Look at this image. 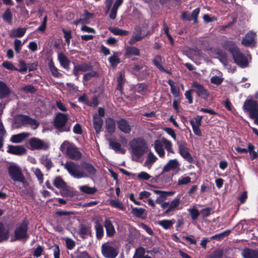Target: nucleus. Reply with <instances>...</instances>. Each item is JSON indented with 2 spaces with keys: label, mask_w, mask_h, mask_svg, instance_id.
<instances>
[{
  "label": "nucleus",
  "mask_w": 258,
  "mask_h": 258,
  "mask_svg": "<svg viewBox=\"0 0 258 258\" xmlns=\"http://www.w3.org/2000/svg\"><path fill=\"white\" fill-rule=\"evenodd\" d=\"M223 47L232 53L235 62L240 67L244 68L248 63V58L244 56L239 50L235 43L230 40H225L222 43Z\"/></svg>",
  "instance_id": "f257e3e1"
},
{
  "label": "nucleus",
  "mask_w": 258,
  "mask_h": 258,
  "mask_svg": "<svg viewBox=\"0 0 258 258\" xmlns=\"http://www.w3.org/2000/svg\"><path fill=\"white\" fill-rule=\"evenodd\" d=\"M129 145L131 149L132 158L135 161H139L148 149L146 141L142 138L131 140L129 143Z\"/></svg>",
  "instance_id": "f03ea898"
},
{
  "label": "nucleus",
  "mask_w": 258,
  "mask_h": 258,
  "mask_svg": "<svg viewBox=\"0 0 258 258\" xmlns=\"http://www.w3.org/2000/svg\"><path fill=\"white\" fill-rule=\"evenodd\" d=\"M60 150L70 159L79 160L82 156L79 149L73 143L64 141L60 146Z\"/></svg>",
  "instance_id": "7ed1b4c3"
},
{
  "label": "nucleus",
  "mask_w": 258,
  "mask_h": 258,
  "mask_svg": "<svg viewBox=\"0 0 258 258\" xmlns=\"http://www.w3.org/2000/svg\"><path fill=\"white\" fill-rule=\"evenodd\" d=\"M153 146L155 152L160 158L165 157L164 149L168 153H174L171 142L164 138L155 140Z\"/></svg>",
  "instance_id": "20e7f679"
},
{
  "label": "nucleus",
  "mask_w": 258,
  "mask_h": 258,
  "mask_svg": "<svg viewBox=\"0 0 258 258\" xmlns=\"http://www.w3.org/2000/svg\"><path fill=\"white\" fill-rule=\"evenodd\" d=\"M8 172L11 179L14 181L22 183L25 185L26 183L21 168L15 163H11L8 167Z\"/></svg>",
  "instance_id": "39448f33"
},
{
  "label": "nucleus",
  "mask_w": 258,
  "mask_h": 258,
  "mask_svg": "<svg viewBox=\"0 0 258 258\" xmlns=\"http://www.w3.org/2000/svg\"><path fill=\"white\" fill-rule=\"evenodd\" d=\"M243 110L248 113L250 118L253 119L254 123L258 125V103L257 101L247 99L243 105Z\"/></svg>",
  "instance_id": "423d86ee"
},
{
  "label": "nucleus",
  "mask_w": 258,
  "mask_h": 258,
  "mask_svg": "<svg viewBox=\"0 0 258 258\" xmlns=\"http://www.w3.org/2000/svg\"><path fill=\"white\" fill-rule=\"evenodd\" d=\"M63 165L69 174L75 178H84V176H86L83 172L81 166L73 161H67Z\"/></svg>",
  "instance_id": "0eeeda50"
},
{
  "label": "nucleus",
  "mask_w": 258,
  "mask_h": 258,
  "mask_svg": "<svg viewBox=\"0 0 258 258\" xmlns=\"http://www.w3.org/2000/svg\"><path fill=\"white\" fill-rule=\"evenodd\" d=\"M68 119V116L64 113H59L56 116L54 120V126L59 132H69L70 131V126L66 124Z\"/></svg>",
  "instance_id": "6e6552de"
},
{
  "label": "nucleus",
  "mask_w": 258,
  "mask_h": 258,
  "mask_svg": "<svg viewBox=\"0 0 258 258\" xmlns=\"http://www.w3.org/2000/svg\"><path fill=\"white\" fill-rule=\"evenodd\" d=\"M101 252L105 258H115L118 254V250L112 242H107L102 244Z\"/></svg>",
  "instance_id": "1a4fd4ad"
},
{
  "label": "nucleus",
  "mask_w": 258,
  "mask_h": 258,
  "mask_svg": "<svg viewBox=\"0 0 258 258\" xmlns=\"http://www.w3.org/2000/svg\"><path fill=\"white\" fill-rule=\"evenodd\" d=\"M178 152L181 156L188 162L192 163L194 162V159L190 154L188 149L185 143H177Z\"/></svg>",
  "instance_id": "9d476101"
},
{
  "label": "nucleus",
  "mask_w": 258,
  "mask_h": 258,
  "mask_svg": "<svg viewBox=\"0 0 258 258\" xmlns=\"http://www.w3.org/2000/svg\"><path fill=\"white\" fill-rule=\"evenodd\" d=\"M29 144L32 150H47L49 144L39 139L33 138L30 140Z\"/></svg>",
  "instance_id": "9b49d317"
},
{
  "label": "nucleus",
  "mask_w": 258,
  "mask_h": 258,
  "mask_svg": "<svg viewBox=\"0 0 258 258\" xmlns=\"http://www.w3.org/2000/svg\"><path fill=\"white\" fill-rule=\"evenodd\" d=\"M27 222L24 221L16 228L15 231V236L16 239H22L27 238Z\"/></svg>",
  "instance_id": "f8f14e48"
},
{
  "label": "nucleus",
  "mask_w": 258,
  "mask_h": 258,
  "mask_svg": "<svg viewBox=\"0 0 258 258\" xmlns=\"http://www.w3.org/2000/svg\"><path fill=\"white\" fill-rule=\"evenodd\" d=\"M192 86L195 88V91L200 97L204 99L208 98L209 95V92L203 85L195 81L192 83Z\"/></svg>",
  "instance_id": "ddd939ff"
},
{
  "label": "nucleus",
  "mask_w": 258,
  "mask_h": 258,
  "mask_svg": "<svg viewBox=\"0 0 258 258\" xmlns=\"http://www.w3.org/2000/svg\"><path fill=\"white\" fill-rule=\"evenodd\" d=\"M131 71L140 79L144 78L148 73L147 67L140 64H135L131 68Z\"/></svg>",
  "instance_id": "4468645a"
},
{
  "label": "nucleus",
  "mask_w": 258,
  "mask_h": 258,
  "mask_svg": "<svg viewBox=\"0 0 258 258\" xmlns=\"http://www.w3.org/2000/svg\"><path fill=\"white\" fill-rule=\"evenodd\" d=\"M256 33L253 31L248 32L243 38L241 43L245 46H250L256 43Z\"/></svg>",
  "instance_id": "2eb2a0df"
},
{
  "label": "nucleus",
  "mask_w": 258,
  "mask_h": 258,
  "mask_svg": "<svg viewBox=\"0 0 258 258\" xmlns=\"http://www.w3.org/2000/svg\"><path fill=\"white\" fill-rule=\"evenodd\" d=\"M180 164L176 159H171L164 166L162 172H166L171 170H176L179 169Z\"/></svg>",
  "instance_id": "dca6fc26"
},
{
  "label": "nucleus",
  "mask_w": 258,
  "mask_h": 258,
  "mask_svg": "<svg viewBox=\"0 0 258 258\" xmlns=\"http://www.w3.org/2000/svg\"><path fill=\"white\" fill-rule=\"evenodd\" d=\"M117 125L119 130L124 134H129L132 130V126L125 119L122 118L117 121Z\"/></svg>",
  "instance_id": "f3484780"
},
{
  "label": "nucleus",
  "mask_w": 258,
  "mask_h": 258,
  "mask_svg": "<svg viewBox=\"0 0 258 258\" xmlns=\"http://www.w3.org/2000/svg\"><path fill=\"white\" fill-rule=\"evenodd\" d=\"M81 168L83 169V172L86 175L84 177L94 175L96 172V170L94 167L89 163L84 162L82 163Z\"/></svg>",
  "instance_id": "a211bd4d"
},
{
  "label": "nucleus",
  "mask_w": 258,
  "mask_h": 258,
  "mask_svg": "<svg viewBox=\"0 0 258 258\" xmlns=\"http://www.w3.org/2000/svg\"><path fill=\"white\" fill-rule=\"evenodd\" d=\"M92 69V67L87 63H82L77 64L74 66L73 69V74L78 77L79 75V72H85L87 71H90Z\"/></svg>",
  "instance_id": "6ab92c4d"
},
{
  "label": "nucleus",
  "mask_w": 258,
  "mask_h": 258,
  "mask_svg": "<svg viewBox=\"0 0 258 258\" xmlns=\"http://www.w3.org/2000/svg\"><path fill=\"white\" fill-rule=\"evenodd\" d=\"M135 30L134 35L128 41V43L131 45L135 44L137 41H140L145 37V36L142 35V30L140 27L137 26Z\"/></svg>",
  "instance_id": "aec40b11"
},
{
  "label": "nucleus",
  "mask_w": 258,
  "mask_h": 258,
  "mask_svg": "<svg viewBox=\"0 0 258 258\" xmlns=\"http://www.w3.org/2000/svg\"><path fill=\"white\" fill-rule=\"evenodd\" d=\"M8 152L10 153L17 155H22L26 153V149L22 146H9Z\"/></svg>",
  "instance_id": "412c9836"
},
{
  "label": "nucleus",
  "mask_w": 258,
  "mask_h": 258,
  "mask_svg": "<svg viewBox=\"0 0 258 258\" xmlns=\"http://www.w3.org/2000/svg\"><path fill=\"white\" fill-rule=\"evenodd\" d=\"M28 116L24 115H18L15 117L13 125L15 127L18 128L22 125H27Z\"/></svg>",
  "instance_id": "4be33fe9"
},
{
  "label": "nucleus",
  "mask_w": 258,
  "mask_h": 258,
  "mask_svg": "<svg viewBox=\"0 0 258 258\" xmlns=\"http://www.w3.org/2000/svg\"><path fill=\"white\" fill-rule=\"evenodd\" d=\"M88 19L87 17L83 19H79L78 20H76L74 22V24L76 25H78L79 24H81L83 26L81 27V30L83 31L86 32L88 33H95V30L94 29L90 28L85 25H83L85 24L88 23Z\"/></svg>",
  "instance_id": "5701e85b"
},
{
  "label": "nucleus",
  "mask_w": 258,
  "mask_h": 258,
  "mask_svg": "<svg viewBox=\"0 0 258 258\" xmlns=\"http://www.w3.org/2000/svg\"><path fill=\"white\" fill-rule=\"evenodd\" d=\"M109 146L110 147L114 150L115 152L119 153L121 154H124L126 152V150L121 147V144L118 142H117L115 140H109Z\"/></svg>",
  "instance_id": "b1692460"
},
{
  "label": "nucleus",
  "mask_w": 258,
  "mask_h": 258,
  "mask_svg": "<svg viewBox=\"0 0 258 258\" xmlns=\"http://www.w3.org/2000/svg\"><path fill=\"white\" fill-rule=\"evenodd\" d=\"M180 203L179 198H176L169 203V207L164 212V215H167L177 208Z\"/></svg>",
  "instance_id": "393cba45"
},
{
  "label": "nucleus",
  "mask_w": 258,
  "mask_h": 258,
  "mask_svg": "<svg viewBox=\"0 0 258 258\" xmlns=\"http://www.w3.org/2000/svg\"><path fill=\"white\" fill-rule=\"evenodd\" d=\"M93 126L97 134H99L101 131L103 120L97 114H95L93 116Z\"/></svg>",
  "instance_id": "a878e982"
},
{
  "label": "nucleus",
  "mask_w": 258,
  "mask_h": 258,
  "mask_svg": "<svg viewBox=\"0 0 258 258\" xmlns=\"http://www.w3.org/2000/svg\"><path fill=\"white\" fill-rule=\"evenodd\" d=\"M157 157L152 153L150 151L147 157V159L144 163V166L147 167L149 169L151 168L152 165L157 161Z\"/></svg>",
  "instance_id": "bb28decb"
},
{
  "label": "nucleus",
  "mask_w": 258,
  "mask_h": 258,
  "mask_svg": "<svg viewBox=\"0 0 258 258\" xmlns=\"http://www.w3.org/2000/svg\"><path fill=\"white\" fill-rule=\"evenodd\" d=\"M29 134L22 133L13 135L11 138V141L14 143H19L23 141L29 136Z\"/></svg>",
  "instance_id": "cd10ccee"
},
{
  "label": "nucleus",
  "mask_w": 258,
  "mask_h": 258,
  "mask_svg": "<svg viewBox=\"0 0 258 258\" xmlns=\"http://www.w3.org/2000/svg\"><path fill=\"white\" fill-rule=\"evenodd\" d=\"M26 31V28H18L17 29H13L10 33V37L12 38L14 37H22L24 35Z\"/></svg>",
  "instance_id": "c85d7f7f"
},
{
  "label": "nucleus",
  "mask_w": 258,
  "mask_h": 258,
  "mask_svg": "<svg viewBox=\"0 0 258 258\" xmlns=\"http://www.w3.org/2000/svg\"><path fill=\"white\" fill-rule=\"evenodd\" d=\"M125 55L128 57L139 56L140 55V50L135 46H127L125 49Z\"/></svg>",
  "instance_id": "c756f323"
},
{
  "label": "nucleus",
  "mask_w": 258,
  "mask_h": 258,
  "mask_svg": "<svg viewBox=\"0 0 258 258\" xmlns=\"http://www.w3.org/2000/svg\"><path fill=\"white\" fill-rule=\"evenodd\" d=\"M58 59L60 65L63 68L69 69L70 61L63 53L60 52L58 54Z\"/></svg>",
  "instance_id": "7c9ffc66"
},
{
  "label": "nucleus",
  "mask_w": 258,
  "mask_h": 258,
  "mask_svg": "<svg viewBox=\"0 0 258 258\" xmlns=\"http://www.w3.org/2000/svg\"><path fill=\"white\" fill-rule=\"evenodd\" d=\"M11 91L7 85L3 82L0 81V98H5L9 95Z\"/></svg>",
  "instance_id": "2f4dec72"
},
{
  "label": "nucleus",
  "mask_w": 258,
  "mask_h": 258,
  "mask_svg": "<svg viewBox=\"0 0 258 258\" xmlns=\"http://www.w3.org/2000/svg\"><path fill=\"white\" fill-rule=\"evenodd\" d=\"M48 66L52 75L55 78H60L62 77V74L59 72L58 70L55 67L52 60H49Z\"/></svg>",
  "instance_id": "473e14b6"
},
{
  "label": "nucleus",
  "mask_w": 258,
  "mask_h": 258,
  "mask_svg": "<svg viewBox=\"0 0 258 258\" xmlns=\"http://www.w3.org/2000/svg\"><path fill=\"white\" fill-rule=\"evenodd\" d=\"M104 226L107 236H112L115 232V229L111 222L108 219H106L104 223Z\"/></svg>",
  "instance_id": "72a5a7b5"
},
{
  "label": "nucleus",
  "mask_w": 258,
  "mask_h": 258,
  "mask_svg": "<svg viewBox=\"0 0 258 258\" xmlns=\"http://www.w3.org/2000/svg\"><path fill=\"white\" fill-rule=\"evenodd\" d=\"M40 161L48 170L53 166V163L47 155L42 156L40 159Z\"/></svg>",
  "instance_id": "f704fd0d"
},
{
  "label": "nucleus",
  "mask_w": 258,
  "mask_h": 258,
  "mask_svg": "<svg viewBox=\"0 0 258 258\" xmlns=\"http://www.w3.org/2000/svg\"><path fill=\"white\" fill-rule=\"evenodd\" d=\"M106 128L109 133H113L115 129V122L113 119L108 118L106 120Z\"/></svg>",
  "instance_id": "c9c22d12"
},
{
  "label": "nucleus",
  "mask_w": 258,
  "mask_h": 258,
  "mask_svg": "<svg viewBox=\"0 0 258 258\" xmlns=\"http://www.w3.org/2000/svg\"><path fill=\"white\" fill-rule=\"evenodd\" d=\"M242 255L244 258H258V251L246 249L243 251Z\"/></svg>",
  "instance_id": "e433bc0d"
},
{
  "label": "nucleus",
  "mask_w": 258,
  "mask_h": 258,
  "mask_svg": "<svg viewBox=\"0 0 258 258\" xmlns=\"http://www.w3.org/2000/svg\"><path fill=\"white\" fill-rule=\"evenodd\" d=\"M79 189L82 193L88 195H93L97 191L95 187H91L88 185L79 186Z\"/></svg>",
  "instance_id": "4c0bfd02"
},
{
  "label": "nucleus",
  "mask_w": 258,
  "mask_h": 258,
  "mask_svg": "<svg viewBox=\"0 0 258 258\" xmlns=\"http://www.w3.org/2000/svg\"><path fill=\"white\" fill-rule=\"evenodd\" d=\"M60 194L63 197H73L76 195L73 189L69 187L67 184L64 187L60 189Z\"/></svg>",
  "instance_id": "58836bf2"
},
{
  "label": "nucleus",
  "mask_w": 258,
  "mask_h": 258,
  "mask_svg": "<svg viewBox=\"0 0 258 258\" xmlns=\"http://www.w3.org/2000/svg\"><path fill=\"white\" fill-rule=\"evenodd\" d=\"M174 222V220H163L159 221L158 224L164 229L167 230L170 228Z\"/></svg>",
  "instance_id": "ea45409f"
},
{
  "label": "nucleus",
  "mask_w": 258,
  "mask_h": 258,
  "mask_svg": "<svg viewBox=\"0 0 258 258\" xmlns=\"http://www.w3.org/2000/svg\"><path fill=\"white\" fill-rule=\"evenodd\" d=\"M9 232L6 230L4 225L0 222V242L6 240L9 238Z\"/></svg>",
  "instance_id": "a19ab883"
},
{
  "label": "nucleus",
  "mask_w": 258,
  "mask_h": 258,
  "mask_svg": "<svg viewBox=\"0 0 258 258\" xmlns=\"http://www.w3.org/2000/svg\"><path fill=\"white\" fill-rule=\"evenodd\" d=\"M188 212L192 220H196L198 219L199 215H200V211L198 210L196 206L187 209Z\"/></svg>",
  "instance_id": "79ce46f5"
},
{
  "label": "nucleus",
  "mask_w": 258,
  "mask_h": 258,
  "mask_svg": "<svg viewBox=\"0 0 258 258\" xmlns=\"http://www.w3.org/2000/svg\"><path fill=\"white\" fill-rule=\"evenodd\" d=\"M153 63L159 69L161 72H166L165 70L162 66V59L161 56L157 55L153 59Z\"/></svg>",
  "instance_id": "37998d69"
},
{
  "label": "nucleus",
  "mask_w": 258,
  "mask_h": 258,
  "mask_svg": "<svg viewBox=\"0 0 258 258\" xmlns=\"http://www.w3.org/2000/svg\"><path fill=\"white\" fill-rule=\"evenodd\" d=\"M168 83L170 86L171 92L173 95L175 97H178L180 94L178 87L175 85L174 82L171 80H169L168 81Z\"/></svg>",
  "instance_id": "c03bdc74"
},
{
  "label": "nucleus",
  "mask_w": 258,
  "mask_h": 258,
  "mask_svg": "<svg viewBox=\"0 0 258 258\" xmlns=\"http://www.w3.org/2000/svg\"><path fill=\"white\" fill-rule=\"evenodd\" d=\"M133 258H151L146 254L145 250L142 247H139L136 249V253Z\"/></svg>",
  "instance_id": "a18cd8bd"
},
{
  "label": "nucleus",
  "mask_w": 258,
  "mask_h": 258,
  "mask_svg": "<svg viewBox=\"0 0 258 258\" xmlns=\"http://www.w3.org/2000/svg\"><path fill=\"white\" fill-rule=\"evenodd\" d=\"M53 184L56 187L60 189L64 187L66 185V182L60 176L56 177L53 179Z\"/></svg>",
  "instance_id": "49530a36"
},
{
  "label": "nucleus",
  "mask_w": 258,
  "mask_h": 258,
  "mask_svg": "<svg viewBox=\"0 0 258 258\" xmlns=\"http://www.w3.org/2000/svg\"><path fill=\"white\" fill-rule=\"evenodd\" d=\"M123 0H116L112 8L111 9L109 16H116L117 11L119 7L122 4Z\"/></svg>",
  "instance_id": "de8ad7c7"
},
{
  "label": "nucleus",
  "mask_w": 258,
  "mask_h": 258,
  "mask_svg": "<svg viewBox=\"0 0 258 258\" xmlns=\"http://www.w3.org/2000/svg\"><path fill=\"white\" fill-rule=\"evenodd\" d=\"M153 192L157 195H159V197L165 200L167 197L172 196L174 194V191H166L158 190H154Z\"/></svg>",
  "instance_id": "09e8293b"
},
{
  "label": "nucleus",
  "mask_w": 258,
  "mask_h": 258,
  "mask_svg": "<svg viewBox=\"0 0 258 258\" xmlns=\"http://www.w3.org/2000/svg\"><path fill=\"white\" fill-rule=\"evenodd\" d=\"M191 181V178L189 176H186L185 175H184L183 176H180L177 181V185H184L187 184L190 182Z\"/></svg>",
  "instance_id": "8fccbe9b"
},
{
  "label": "nucleus",
  "mask_w": 258,
  "mask_h": 258,
  "mask_svg": "<svg viewBox=\"0 0 258 258\" xmlns=\"http://www.w3.org/2000/svg\"><path fill=\"white\" fill-rule=\"evenodd\" d=\"M96 236L98 238H101L103 235V228L102 226L98 222H96L95 225Z\"/></svg>",
  "instance_id": "3c124183"
},
{
  "label": "nucleus",
  "mask_w": 258,
  "mask_h": 258,
  "mask_svg": "<svg viewBox=\"0 0 258 258\" xmlns=\"http://www.w3.org/2000/svg\"><path fill=\"white\" fill-rule=\"evenodd\" d=\"M108 60L112 67H115L120 62V59L116 53L110 56Z\"/></svg>",
  "instance_id": "603ef678"
},
{
  "label": "nucleus",
  "mask_w": 258,
  "mask_h": 258,
  "mask_svg": "<svg viewBox=\"0 0 258 258\" xmlns=\"http://www.w3.org/2000/svg\"><path fill=\"white\" fill-rule=\"evenodd\" d=\"M189 122L192 126V128L194 134L198 136H202V132L200 128V126L201 125H195V121L193 120H190Z\"/></svg>",
  "instance_id": "864d4df0"
},
{
  "label": "nucleus",
  "mask_w": 258,
  "mask_h": 258,
  "mask_svg": "<svg viewBox=\"0 0 258 258\" xmlns=\"http://www.w3.org/2000/svg\"><path fill=\"white\" fill-rule=\"evenodd\" d=\"M109 204L111 206L118 208L121 210L124 211L125 210V207L122 203L119 202L118 200H110Z\"/></svg>",
  "instance_id": "5fc2aeb1"
},
{
  "label": "nucleus",
  "mask_w": 258,
  "mask_h": 258,
  "mask_svg": "<svg viewBox=\"0 0 258 258\" xmlns=\"http://www.w3.org/2000/svg\"><path fill=\"white\" fill-rule=\"evenodd\" d=\"M145 212V209L141 208H133L132 213L137 217L141 218Z\"/></svg>",
  "instance_id": "6e6d98bb"
},
{
  "label": "nucleus",
  "mask_w": 258,
  "mask_h": 258,
  "mask_svg": "<svg viewBox=\"0 0 258 258\" xmlns=\"http://www.w3.org/2000/svg\"><path fill=\"white\" fill-rule=\"evenodd\" d=\"M137 90L138 93L141 94H146L148 92L147 86L145 84H139L137 87Z\"/></svg>",
  "instance_id": "4d7b16f0"
},
{
  "label": "nucleus",
  "mask_w": 258,
  "mask_h": 258,
  "mask_svg": "<svg viewBox=\"0 0 258 258\" xmlns=\"http://www.w3.org/2000/svg\"><path fill=\"white\" fill-rule=\"evenodd\" d=\"M230 232H231V231L230 230H226L221 233L212 236L211 237V239H215L218 240H221L222 239H223L225 236L229 235Z\"/></svg>",
  "instance_id": "13d9d810"
},
{
  "label": "nucleus",
  "mask_w": 258,
  "mask_h": 258,
  "mask_svg": "<svg viewBox=\"0 0 258 258\" xmlns=\"http://www.w3.org/2000/svg\"><path fill=\"white\" fill-rule=\"evenodd\" d=\"M29 125L32 129H36L39 125V122L34 119L28 117L27 125Z\"/></svg>",
  "instance_id": "bf43d9fd"
},
{
  "label": "nucleus",
  "mask_w": 258,
  "mask_h": 258,
  "mask_svg": "<svg viewBox=\"0 0 258 258\" xmlns=\"http://www.w3.org/2000/svg\"><path fill=\"white\" fill-rule=\"evenodd\" d=\"M91 71L86 73L83 77L84 81H88L93 77L98 76V73L95 71L90 70Z\"/></svg>",
  "instance_id": "052dcab7"
},
{
  "label": "nucleus",
  "mask_w": 258,
  "mask_h": 258,
  "mask_svg": "<svg viewBox=\"0 0 258 258\" xmlns=\"http://www.w3.org/2000/svg\"><path fill=\"white\" fill-rule=\"evenodd\" d=\"M210 80L212 84L219 85L222 83L223 78L221 76H214L211 78Z\"/></svg>",
  "instance_id": "680f3d73"
},
{
  "label": "nucleus",
  "mask_w": 258,
  "mask_h": 258,
  "mask_svg": "<svg viewBox=\"0 0 258 258\" xmlns=\"http://www.w3.org/2000/svg\"><path fill=\"white\" fill-rule=\"evenodd\" d=\"M32 171L34 173L40 182L42 183L43 175L40 170L37 168H33Z\"/></svg>",
  "instance_id": "e2e57ef3"
},
{
  "label": "nucleus",
  "mask_w": 258,
  "mask_h": 258,
  "mask_svg": "<svg viewBox=\"0 0 258 258\" xmlns=\"http://www.w3.org/2000/svg\"><path fill=\"white\" fill-rule=\"evenodd\" d=\"M111 32L114 35H126L128 34V32L126 30H123L118 28H112Z\"/></svg>",
  "instance_id": "0e129e2a"
},
{
  "label": "nucleus",
  "mask_w": 258,
  "mask_h": 258,
  "mask_svg": "<svg viewBox=\"0 0 258 258\" xmlns=\"http://www.w3.org/2000/svg\"><path fill=\"white\" fill-rule=\"evenodd\" d=\"M24 43H22L20 40L16 39L14 41V46L15 51L19 53H20L22 46Z\"/></svg>",
  "instance_id": "69168bd1"
},
{
  "label": "nucleus",
  "mask_w": 258,
  "mask_h": 258,
  "mask_svg": "<svg viewBox=\"0 0 258 258\" xmlns=\"http://www.w3.org/2000/svg\"><path fill=\"white\" fill-rule=\"evenodd\" d=\"M52 250L54 258H59L60 256V249L58 245L55 244L52 246Z\"/></svg>",
  "instance_id": "338daca9"
},
{
  "label": "nucleus",
  "mask_w": 258,
  "mask_h": 258,
  "mask_svg": "<svg viewBox=\"0 0 258 258\" xmlns=\"http://www.w3.org/2000/svg\"><path fill=\"white\" fill-rule=\"evenodd\" d=\"M200 213L203 218L208 217L211 214V209L210 208L203 209L200 211Z\"/></svg>",
  "instance_id": "774afa93"
}]
</instances>
